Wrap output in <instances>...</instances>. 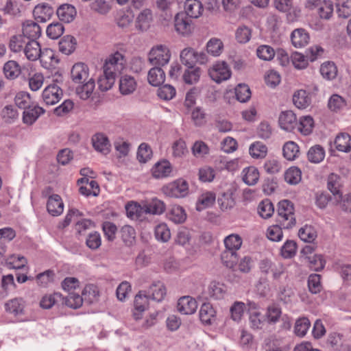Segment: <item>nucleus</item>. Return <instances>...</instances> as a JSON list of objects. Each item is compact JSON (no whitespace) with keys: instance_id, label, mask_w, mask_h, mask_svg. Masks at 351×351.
<instances>
[{"instance_id":"1","label":"nucleus","mask_w":351,"mask_h":351,"mask_svg":"<svg viewBox=\"0 0 351 351\" xmlns=\"http://www.w3.org/2000/svg\"><path fill=\"white\" fill-rule=\"evenodd\" d=\"M293 204L288 199L278 202L276 223H280L284 229H289L295 225Z\"/></svg>"},{"instance_id":"2","label":"nucleus","mask_w":351,"mask_h":351,"mask_svg":"<svg viewBox=\"0 0 351 351\" xmlns=\"http://www.w3.org/2000/svg\"><path fill=\"white\" fill-rule=\"evenodd\" d=\"M169 49L163 45L153 47L148 54V60L153 66H163L169 63L171 58Z\"/></svg>"},{"instance_id":"3","label":"nucleus","mask_w":351,"mask_h":351,"mask_svg":"<svg viewBox=\"0 0 351 351\" xmlns=\"http://www.w3.org/2000/svg\"><path fill=\"white\" fill-rule=\"evenodd\" d=\"M162 190L167 196L176 198L184 197L189 193V184L186 180L178 179L164 186Z\"/></svg>"},{"instance_id":"4","label":"nucleus","mask_w":351,"mask_h":351,"mask_svg":"<svg viewBox=\"0 0 351 351\" xmlns=\"http://www.w3.org/2000/svg\"><path fill=\"white\" fill-rule=\"evenodd\" d=\"M125 60L124 56L119 51L110 56L106 60L104 66V71L117 75L124 69Z\"/></svg>"},{"instance_id":"5","label":"nucleus","mask_w":351,"mask_h":351,"mask_svg":"<svg viewBox=\"0 0 351 351\" xmlns=\"http://www.w3.org/2000/svg\"><path fill=\"white\" fill-rule=\"evenodd\" d=\"M208 74L217 83L227 80L231 76V71L226 62H217L208 69Z\"/></svg>"},{"instance_id":"6","label":"nucleus","mask_w":351,"mask_h":351,"mask_svg":"<svg viewBox=\"0 0 351 351\" xmlns=\"http://www.w3.org/2000/svg\"><path fill=\"white\" fill-rule=\"evenodd\" d=\"M318 0H308L306 6L313 9L314 6H317V13L321 19L329 20L333 14V3L330 0H324L318 2Z\"/></svg>"},{"instance_id":"7","label":"nucleus","mask_w":351,"mask_h":351,"mask_svg":"<svg viewBox=\"0 0 351 351\" xmlns=\"http://www.w3.org/2000/svg\"><path fill=\"white\" fill-rule=\"evenodd\" d=\"M174 25L176 31L183 36L189 35L193 30L192 21L184 12H179L176 15Z\"/></svg>"},{"instance_id":"8","label":"nucleus","mask_w":351,"mask_h":351,"mask_svg":"<svg viewBox=\"0 0 351 351\" xmlns=\"http://www.w3.org/2000/svg\"><path fill=\"white\" fill-rule=\"evenodd\" d=\"M63 91L57 85H48L43 92V99L47 105H54L62 98Z\"/></svg>"},{"instance_id":"9","label":"nucleus","mask_w":351,"mask_h":351,"mask_svg":"<svg viewBox=\"0 0 351 351\" xmlns=\"http://www.w3.org/2000/svg\"><path fill=\"white\" fill-rule=\"evenodd\" d=\"M197 308L196 300L191 296H182L178 302L177 309L183 315L193 314Z\"/></svg>"},{"instance_id":"10","label":"nucleus","mask_w":351,"mask_h":351,"mask_svg":"<svg viewBox=\"0 0 351 351\" xmlns=\"http://www.w3.org/2000/svg\"><path fill=\"white\" fill-rule=\"evenodd\" d=\"M89 69L86 64L82 62L75 63L71 71V77L75 83L84 82L89 75Z\"/></svg>"},{"instance_id":"11","label":"nucleus","mask_w":351,"mask_h":351,"mask_svg":"<svg viewBox=\"0 0 351 351\" xmlns=\"http://www.w3.org/2000/svg\"><path fill=\"white\" fill-rule=\"evenodd\" d=\"M149 298L146 291H140L135 296L134 302V311L133 313L135 319L141 318V313L145 311L148 306Z\"/></svg>"},{"instance_id":"12","label":"nucleus","mask_w":351,"mask_h":351,"mask_svg":"<svg viewBox=\"0 0 351 351\" xmlns=\"http://www.w3.org/2000/svg\"><path fill=\"white\" fill-rule=\"evenodd\" d=\"M291 40L295 47L302 48L308 44L310 36L306 29L303 28H298L292 32L291 34Z\"/></svg>"},{"instance_id":"13","label":"nucleus","mask_w":351,"mask_h":351,"mask_svg":"<svg viewBox=\"0 0 351 351\" xmlns=\"http://www.w3.org/2000/svg\"><path fill=\"white\" fill-rule=\"evenodd\" d=\"M278 121L280 128L288 132L292 131L298 125L296 116L291 110L282 112Z\"/></svg>"},{"instance_id":"14","label":"nucleus","mask_w":351,"mask_h":351,"mask_svg":"<svg viewBox=\"0 0 351 351\" xmlns=\"http://www.w3.org/2000/svg\"><path fill=\"white\" fill-rule=\"evenodd\" d=\"M38 59L42 66L46 69L55 67L59 63V59L56 57L54 51L49 48L41 49Z\"/></svg>"},{"instance_id":"15","label":"nucleus","mask_w":351,"mask_h":351,"mask_svg":"<svg viewBox=\"0 0 351 351\" xmlns=\"http://www.w3.org/2000/svg\"><path fill=\"white\" fill-rule=\"evenodd\" d=\"M45 110L38 106V105L33 104L29 108L25 109L23 112V122L25 124L31 125H32L38 117L44 114Z\"/></svg>"},{"instance_id":"16","label":"nucleus","mask_w":351,"mask_h":351,"mask_svg":"<svg viewBox=\"0 0 351 351\" xmlns=\"http://www.w3.org/2000/svg\"><path fill=\"white\" fill-rule=\"evenodd\" d=\"M40 35L41 27L37 23L27 20L23 23V36L24 37L36 40Z\"/></svg>"},{"instance_id":"17","label":"nucleus","mask_w":351,"mask_h":351,"mask_svg":"<svg viewBox=\"0 0 351 351\" xmlns=\"http://www.w3.org/2000/svg\"><path fill=\"white\" fill-rule=\"evenodd\" d=\"M53 13V10L48 3L38 4L33 10L34 19L42 23H45L49 20Z\"/></svg>"},{"instance_id":"18","label":"nucleus","mask_w":351,"mask_h":351,"mask_svg":"<svg viewBox=\"0 0 351 351\" xmlns=\"http://www.w3.org/2000/svg\"><path fill=\"white\" fill-rule=\"evenodd\" d=\"M203 12L202 3L199 0H186L184 3V12L189 18L197 19Z\"/></svg>"},{"instance_id":"19","label":"nucleus","mask_w":351,"mask_h":351,"mask_svg":"<svg viewBox=\"0 0 351 351\" xmlns=\"http://www.w3.org/2000/svg\"><path fill=\"white\" fill-rule=\"evenodd\" d=\"M47 209L52 216H58L62 214L64 209V204L60 196L56 194L50 196L47 203Z\"/></svg>"},{"instance_id":"20","label":"nucleus","mask_w":351,"mask_h":351,"mask_svg":"<svg viewBox=\"0 0 351 351\" xmlns=\"http://www.w3.org/2000/svg\"><path fill=\"white\" fill-rule=\"evenodd\" d=\"M233 195L234 192L232 189H228L219 195L217 202L221 210L226 211L234 206L236 202Z\"/></svg>"},{"instance_id":"21","label":"nucleus","mask_w":351,"mask_h":351,"mask_svg":"<svg viewBox=\"0 0 351 351\" xmlns=\"http://www.w3.org/2000/svg\"><path fill=\"white\" fill-rule=\"evenodd\" d=\"M152 21V11L149 9H145L138 15L135 23V27L141 32H145L149 28Z\"/></svg>"},{"instance_id":"22","label":"nucleus","mask_w":351,"mask_h":351,"mask_svg":"<svg viewBox=\"0 0 351 351\" xmlns=\"http://www.w3.org/2000/svg\"><path fill=\"white\" fill-rule=\"evenodd\" d=\"M93 147L103 154H107L110 152V144L107 136L99 133L95 134L92 138Z\"/></svg>"},{"instance_id":"23","label":"nucleus","mask_w":351,"mask_h":351,"mask_svg":"<svg viewBox=\"0 0 351 351\" xmlns=\"http://www.w3.org/2000/svg\"><path fill=\"white\" fill-rule=\"evenodd\" d=\"M41 49H42L38 42L30 40L26 43L23 49V52L29 60L35 61L38 59Z\"/></svg>"},{"instance_id":"24","label":"nucleus","mask_w":351,"mask_h":351,"mask_svg":"<svg viewBox=\"0 0 351 351\" xmlns=\"http://www.w3.org/2000/svg\"><path fill=\"white\" fill-rule=\"evenodd\" d=\"M165 79V73L160 66H154L147 74V80L153 86L161 85Z\"/></svg>"},{"instance_id":"25","label":"nucleus","mask_w":351,"mask_h":351,"mask_svg":"<svg viewBox=\"0 0 351 351\" xmlns=\"http://www.w3.org/2000/svg\"><path fill=\"white\" fill-rule=\"evenodd\" d=\"M56 13L60 21L70 23L75 19L76 10L72 5L63 4L57 9Z\"/></svg>"},{"instance_id":"26","label":"nucleus","mask_w":351,"mask_h":351,"mask_svg":"<svg viewBox=\"0 0 351 351\" xmlns=\"http://www.w3.org/2000/svg\"><path fill=\"white\" fill-rule=\"evenodd\" d=\"M146 291L149 298L157 302L162 300L166 295L165 287L163 283L159 281L153 283Z\"/></svg>"},{"instance_id":"27","label":"nucleus","mask_w":351,"mask_h":351,"mask_svg":"<svg viewBox=\"0 0 351 351\" xmlns=\"http://www.w3.org/2000/svg\"><path fill=\"white\" fill-rule=\"evenodd\" d=\"M293 101L295 106L300 109H305L308 107L311 103V99L305 90H299L294 93L293 95Z\"/></svg>"},{"instance_id":"28","label":"nucleus","mask_w":351,"mask_h":351,"mask_svg":"<svg viewBox=\"0 0 351 351\" xmlns=\"http://www.w3.org/2000/svg\"><path fill=\"white\" fill-rule=\"evenodd\" d=\"M77 41L75 37L71 35L64 36L59 42V50L65 55L71 54L76 48Z\"/></svg>"},{"instance_id":"29","label":"nucleus","mask_w":351,"mask_h":351,"mask_svg":"<svg viewBox=\"0 0 351 351\" xmlns=\"http://www.w3.org/2000/svg\"><path fill=\"white\" fill-rule=\"evenodd\" d=\"M171 166L167 160L157 162L152 169V175L156 178L167 177L171 172Z\"/></svg>"},{"instance_id":"30","label":"nucleus","mask_w":351,"mask_h":351,"mask_svg":"<svg viewBox=\"0 0 351 351\" xmlns=\"http://www.w3.org/2000/svg\"><path fill=\"white\" fill-rule=\"evenodd\" d=\"M216 311L210 303H204L199 310V319L205 324H210L215 319Z\"/></svg>"},{"instance_id":"31","label":"nucleus","mask_w":351,"mask_h":351,"mask_svg":"<svg viewBox=\"0 0 351 351\" xmlns=\"http://www.w3.org/2000/svg\"><path fill=\"white\" fill-rule=\"evenodd\" d=\"M136 88L134 78L130 75H124L119 80V90L123 95H129L133 93Z\"/></svg>"},{"instance_id":"32","label":"nucleus","mask_w":351,"mask_h":351,"mask_svg":"<svg viewBox=\"0 0 351 351\" xmlns=\"http://www.w3.org/2000/svg\"><path fill=\"white\" fill-rule=\"evenodd\" d=\"M201 75L202 69L194 66L186 69L182 77L185 84L192 85L199 82Z\"/></svg>"},{"instance_id":"33","label":"nucleus","mask_w":351,"mask_h":351,"mask_svg":"<svg viewBox=\"0 0 351 351\" xmlns=\"http://www.w3.org/2000/svg\"><path fill=\"white\" fill-rule=\"evenodd\" d=\"M180 58L181 62L188 68H193L197 62L196 51L191 47L181 51Z\"/></svg>"},{"instance_id":"34","label":"nucleus","mask_w":351,"mask_h":351,"mask_svg":"<svg viewBox=\"0 0 351 351\" xmlns=\"http://www.w3.org/2000/svg\"><path fill=\"white\" fill-rule=\"evenodd\" d=\"M335 145L337 150L348 152L351 149V136L347 133H341L336 136Z\"/></svg>"},{"instance_id":"35","label":"nucleus","mask_w":351,"mask_h":351,"mask_svg":"<svg viewBox=\"0 0 351 351\" xmlns=\"http://www.w3.org/2000/svg\"><path fill=\"white\" fill-rule=\"evenodd\" d=\"M144 213L153 215H160L165 210V203L158 199H153L149 203L143 206Z\"/></svg>"},{"instance_id":"36","label":"nucleus","mask_w":351,"mask_h":351,"mask_svg":"<svg viewBox=\"0 0 351 351\" xmlns=\"http://www.w3.org/2000/svg\"><path fill=\"white\" fill-rule=\"evenodd\" d=\"M24 307V301L22 298H14L5 304L6 311L15 315L22 314Z\"/></svg>"},{"instance_id":"37","label":"nucleus","mask_w":351,"mask_h":351,"mask_svg":"<svg viewBox=\"0 0 351 351\" xmlns=\"http://www.w3.org/2000/svg\"><path fill=\"white\" fill-rule=\"evenodd\" d=\"M83 301L88 304H92L97 301L99 297L98 288L94 285H86L82 293Z\"/></svg>"},{"instance_id":"38","label":"nucleus","mask_w":351,"mask_h":351,"mask_svg":"<svg viewBox=\"0 0 351 351\" xmlns=\"http://www.w3.org/2000/svg\"><path fill=\"white\" fill-rule=\"evenodd\" d=\"M347 102L346 99L341 96L334 94L332 95L328 102V108L335 112H338L346 108Z\"/></svg>"},{"instance_id":"39","label":"nucleus","mask_w":351,"mask_h":351,"mask_svg":"<svg viewBox=\"0 0 351 351\" xmlns=\"http://www.w3.org/2000/svg\"><path fill=\"white\" fill-rule=\"evenodd\" d=\"M3 73L8 79H15L21 73V66L16 61L10 60L4 64Z\"/></svg>"},{"instance_id":"40","label":"nucleus","mask_w":351,"mask_h":351,"mask_svg":"<svg viewBox=\"0 0 351 351\" xmlns=\"http://www.w3.org/2000/svg\"><path fill=\"white\" fill-rule=\"evenodd\" d=\"M94 88L95 81L92 78H90L87 82L77 87L76 93L80 99L86 100L91 96Z\"/></svg>"},{"instance_id":"41","label":"nucleus","mask_w":351,"mask_h":351,"mask_svg":"<svg viewBox=\"0 0 351 351\" xmlns=\"http://www.w3.org/2000/svg\"><path fill=\"white\" fill-rule=\"evenodd\" d=\"M116 75L104 71V75L98 80L99 88L101 91H106L111 88L115 82Z\"/></svg>"},{"instance_id":"42","label":"nucleus","mask_w":351,"mask_h":351,"mask_svg":"<svg viewBox=\"0 0 351 351\" xmlns=\"http://www.w3.org/2000/svg\"><path fill=\"white\" fill-rule=\"evenodd\" d=\"M284 157L288 160H293L298 157L300 151L298 145L293 141L287 142L282 148Z\"/></svg>"},{"instance_id":"43","label":"nucleus","mask_w":351,"mask_h":351,"mask_svg":"<svg viewBox=\"0 0 351 351\" xmlns=\"http://www.w3.org/2000/svg\"><path fill=\"white\" fill-rule=\"evenodd\" d=\"M64 297L59 293L43 296L40 302V306L43 308H51L55 304L63 302Z\"/></svg>"},{"instance_id":"44","label":"nucleus","mask_w":351,"mask_h":351,"mask_svg":"<svg viewBox=\"0 0 351 351\" xmlns=\"http://www.w3.org/2000/svg\"><path fill=\"white\" fill-rule=\"evenodd\" d=\"M243 180L247 185L252 186L256 184L259 178V172L254 167L245 168L243 171Z\"/></svg>"},{"instance_id":"45","label":"nucleus","mask_w":351,"mask_h":351,"mask_svg":"<svg viewBox=\"0 0 351 351\" xmlns=\"http://www.w3.org/2000/svg\"><path fill=\"white\" fill-rule=\"evenodd\" d=\"M27 261L23 256L12 254L6 259V265L9 268L14 269H24Z\"/></svg>"},{"instance_id":"46","label":"nucleus","mask_w":351,"mask_h":351,"mask_svg":"<svg viewBox=\"0 0 351 351\" xmlns=\"http://www.w3.org/2000/svg\"><path fill=\"white\" fill-rule=\"evenodd\" d=\"M221 259L226 267L232 268L238 262L237 252L226 248L221 253Z\"/></svg>"},{"instance_id":"47","label":"nucleus","mask_w":351,"mask_h":351,"mask_svg":"<svg viewBox=\"0 0 351 351\" xmlns=\"http://www.w3.org/2000/svg\"><path fill=\"white\" fill-rule=\"evenodd\" d=\"M298 130L304 135L310 134L314 127V121L310 116H304L300 119Z\"/></svg>"},{"instance_id":"48","label":"nucleus","mask_w":351,"mask_h":351,"mask_svg":"<svg viewBox=\"0 0 351 351\" xmlns=\"http://www.w3.org/2000/svg\"><path fill=\"white\" fill-rule=\"evenodd\" d=\"M320 73L324 78L331 80L336 77L337 69L335 63L326 62L321 65Z\"/></svg>"},{"instance_id":"49","label":"nucleus","mask_w":351,"mask_h":351,"mask_svg":"<svg viewBox=\"0 0 351 351\" xmlns=\"http://www.w3.org/2000/svg\"><path fill=\"white\" fill-rule=\"evenodd\" d=\"M215 194L213 192H206L202 194L198 199L197 210H202L211 206L215 202Z\"/></svg>"},{"instance_id":"50","label":"nucleus","mask_w":351,"mask_h":351,"mask_svg":"<svg viewBox=\"0 0 351 351\" xmlns=\"http://www.w3.org/2000/svg\"><path fill=\"white\" fill-rule=\"evenodd\" d=\"M307 156L311 162L318 163L324 158L325 151L321 145H316L310 148Z\"/></svg>"},{"instance_id":"51","label":"nucleus","mask_w":351,"mask_h":351,"mask_svg":"<svg viewBox=\"0 0 351 351\" xmlns=\"http://www.w3.org/2000/svg\"><path fill=\"white\" fill-rule=\"evenodd\" d=\"M169 219L175 223H181L186 220V214L182 207L174 206L169 213Z\"/></svg>"},{"instance_id":"52","label":"nucleus","mask_w":351,"mask_h":351,"mask_svg":"<svg viewBox=\"0 0 351 351\" xmlns=\"http://www.w3.org/2000/svg\"><path fill=\"white\" fill-rule=\"evenodd\" d=\"M298 236L304 242L311 243L317 237V232L311 226L306 225L298 231Z\"/></svg>"},{"instance_id":"53","label":"nucleus","mask_w":351,"mask_h":351,"mask_svg":"<svg viewBox=\"0 0 351 351\" xmlns=\"http://www.w3.org/2000/svg\"><path fill=\"white\" fill-rule=\"evenodd\" d=\"M274 212V205L268 199L263 200L258 206V213L263 219H268L271 217Z\"/></svg>"},{"instance_id":"54","label":"nucleus","mask_w":351,"mask_h":351,"mask_svg":"<svg viewBox=\"0 0 351 351\" xmlns=\"http://www.w3.org/2000/svg\"><path fill=\"white\" fill-rule=\"evenodd\" d=\"M302 173L296 167H290L285 173V180L290 184H296L301 181Z\"/></svg>"},{"instance_id":"55","label":"nucleus","mask_w":351,"mask_h":351,"mask_svg":"<svg viewBox=\"0 0 351 351\" xmlns=\"http://www.w3.org/2000/svg\"><path fill=\"white\" fill-rule=\"evenodd\" d=\"M121 237L126 245H132L135 241V230L130 226H123L121 229Z\"/></svg>"},{"instance_id":"56","label":"nucleus","mask_w":351,"mask_h":351,"mask_svg":"<svg viewBox=\"0 0 351 351\" xmlns=\"http://www.w3.org/2000/svg\"><path fill=\"white\" fill-rule=\"evenodd\" d=\"M251 90L248 85L240 84L235 88L236 98L240 102L247 101L251 97Z\"/></svg>"},{"instance_id":"57","label":"nucleus","mask_w":351,"mask_h":351,"mask_svg":"<svg viewBox=\"0 0 351 351\" xmlns=\"http://www.w3.org/2000/svg\"><path fill=\"white\" fill-rule=\"evenodd\" d=\"M83 298L78 293L71 292L69 295L64 298L62 304H65L67 306L76 309L80 308L83 304Z\"/></svg>"},{"instance_id":"58","label":"nucleus","mask_w":351,"mask_h":351,"mask_svg":"<svg viewBox=\"0 0 351 351\" xmlns=\"http://www.w3.org/2000/svg\"><path fill=\"white\" fill-rule=\"evenodd\" d=\"M223 47V43L220 39L213 38L206 45V51L213 56H218L221 53Z\"/></svg>"},{"instance_id":"59","label":"nucleus","mask_w":351,"mask_h":351,"mask_svg":"<svg viewBox=\"0 0 351 351\" xmlns=\"http://www.w3.org/2000/svg\"><path fill=\"white\" fill-rule=\"evenodd\" d=\"M249 152L254 158H263L267 154V147L261 142H255L250 145Z\"/></svg>"},{"instance_id":"60","label":"nucleus","mask_w":351,"mask_h":351,"mask_svg":"<svg viewBox=\"0 0 351 351\" xmlns=\"http://www.w3.org/2000/svg\"><path fill=\"white\" fill-rule=\"evenodd\" d=\"M336 7L339 18L346 19L351 15V0H340Z\"/></svg>"},{"instance_id":"61","label":"nucleus","mask_w":351,"mask_h":351,"mask_svg":"<svg viewBox=\"0 0 351 351\" xmlns=\"http://www.w3.org/2000/svg\"><path fill=\"white\" fill-rule=\"evenodd\" d=\"M252 36V29L246 25L239 26L235 33L237 40L239 43H247L250 41Z\"/></svg>"},{"instance_id":"62","label":"nucleus","mask_w":351,"mask_h":351,"mask_svg":"<svg viewBox=\"0 0 351 351\" xmlns=\"http://www.w3.org/2000/svg\"><path fill=\"white\" fill-rule=\"evenodd\" d=\"M154 234L156 239L162 242H167L171 238L170 230L165 223L156 226Z\"/></svg>"},{"instance_id":"63","label":"nucleus","mask_w":351,"mask_h":351,"mask_svg":"<svg viewBox=\"0 0 351 351\" xmlns=\"http://www.w3.org/2000/svg\"><path fill=\"white\" fill-rule=\"evenodd\" d=\"M311 326L310 321L306 317L298 319L295 324L294 332L300 337H304Z\"/></svg>"},{"instance_id":"64","label":"nucleus","mask_w":351,"mask_h":351,"mask_svg":"<svg viewBox=\"0 0 351 351\" xmlns=\"http://www.w3.org/2000/svg\"><path fill=\"white\" fill-rule=\"evenodd\" d=\"M176 94V88L169 84H165L158 88L157 95L163 100H171Z\"/></svg>"}]
</instances>
